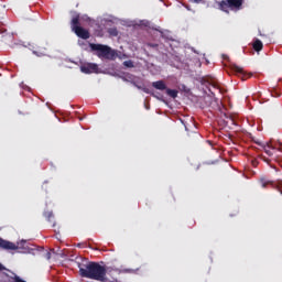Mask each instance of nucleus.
Segmentation results:
<instances>
[{"label":"nucleus","instance_id":"f8f14e48","mask_svg":"<svg viewBox=\"0 0 282 282\" xmlns=\"http://www.w3.org/2000/svg\"><path fill=\"white\" fill-rule=\"evenodd\" d=\"M166 94L170 96V98H176L177 97V94L178 91L175 90V89H171V88H166Z\"/></svg>","mask_w":282,"mask_h":282},{"label":"nucleus","instance_id":"6e6552de","mask_svg":"<svg viewBox=\"0 0 282 282\" xmlns=\"http://www.w3.org/2000/svg\"><path fill=\"white\" fill-rule=\"evenodd\" d=\"M231 69L241 80H246L249 76L246 74V70H243V67L238 66L237 64H231Z\"/></svg>","mask_w":282,"mask_h":282},{"label":"nucleus","instance_id":"2eb2a0df","mask_svg":"<svg viewBox=\"0 0 282 282\" xmlns=\"http://www.w3.org/2000/svg\"><path fill=\"white\" fill-rule=\"evenodd\" d=\"M110 34H111V36H118V30L111 29Z\"/></svg>","mask_w":282,"mask_h":282},{"label":"nucleus","instance_id":"4468645a","mask_svg":"<svg viewBox=\"0 0 282 282\" xmlns=\"http://www.w3.org/2000/svg\"><path fill=\"white\" fill-rule=\"evenodd\" d=\"M124 67H133V62L132 61H126L123 62Z\"/></svg>","mask_w":282,"mask_h":282},{"label":"nucleus","instance_id":"423d86ee","mask_svg":"<svg viewBox=\"0 0 282 282\" xmlns=\"http://www.w3.org/2000/svg\"><path fill=\"white\" fill-rule=\"evenodd\" d=\"M80 72L83 74H99L100 68L98 67V64L87 63L80 66Z\"/></svg>","mask_w":282,"mask_h":282},{"label":"nucleus","instance_id":"f257e3e1","mask_svg":"<svg viewBox=\"0 0 282 282\" xmlns=\"http://www.w3.org/2000/svg\"><path fill=\"white\" fill-rule=\"evenodd\" d=\"M79 275L83 279H93L94 281H107V268L98 262L90 261L87 264L80 265Z\"/></svg>","mask_w":282,"mask_h":282},{"label":"nucleus","instance_id":"6ab92c4d","mask_svg":"<svg viewBox=\"0 0 282 282\" xmlns=\"http://www.w3.org/2000/svg\"><path fill=\"white\" fill-rule=\"evenodd\" d=\"M148 45H149V47H159V45L154 44V43H149Z\"/></svg>","mask_w":282,"mask_h":282},{"label":"nucleus","instance_id":"aec40b11","mask_svg":"<svg viewBox=\"0 0 282 282\" xmlns=\"http://www.w3.org/2000/svg\"><path fill=\"white\" fill-rule=\"evenodd\" d=\"M3 270H6V267H3V264L0 263V272H3Z\"/></svg>","mask_w":282,"mask_h":282},{"label":"nucleus","instance_id":"412c9836","mask_svg":"<svg viewBox=\"0 0 282 282\" xmlns=\"http://www.w3.org/2000/svg\"><path fill=\"white\" fill-rule=\"evenodd\" d=\"M50 217H54V215L52 213L47 214V219H50Z\"/></svg>","mask_w":282,"mask_h":282},{"label":"nucleus","instance_id":"7ed1b4c3","mask_svg":"<svg viewBox=\"0 0 282 282\" xmlns=\"http://www.w3.org/2000/svg\"><path fill=\"white\" fill-rule=\"evenodd\" d=\"M89 47L91 52H96V56H98V58L111 59L113 56H116L113 51H111V47L107 45L90 43Z\"/></svg>","mask_w":282,"mask_h":282},{"label":"nucleus","instance_id":"20e7f679","mask_svg":"<svg viewBox=\"0 0 282 282\" xmlns=\"http://www.w3.org/2000/svg\"><path fill=\"white\" fill-rule=\"evenodd\" d=\"M262 150L269 156L267 158L265 155L260 154L259 159L262 160V162H265L267 164H271V162H276V160H279V154H278L279 150L272 147V143H267V145H262Z\"/></svg>","mask_w":282,"mask_h":282},{"label":"nucleus","instance_id":"f03ea898","mask_svg":"<svg viewBox=\"0 0 282 282\" xmlns=\"http://www.w3.org/2000/svg\"><path fill=\"white\" fill-rule=\"evenodd\" d=\"M70 28L73 32L78 36V39H83L87 41L91 36L87 29L80 26V14L76 13L70 20Z\"/></svg>","mask_w":282,"mask_h":282},{"label":"nucleus","instance_id":"39448f33","mask_svg":"<svg viewBox=\"0 0 282 282\" xmlns=\"http://www.w3.org/2000/svg\"><path fill=\"white\" fill-rule=\"evenodd\" d=\"M243 6V0H223L219 2V9L224 12H228V8L230 10H241Z\"/></svg>","mask_w":282,"mask_h":282},{"label":"nucleus","instance_id":"4be33fe9","mask_svg":"<svg viewBox=\"0 0 282 282\" xmlns=\"http://www.w3.org/2000/svg\"><path fill=\"white\" fill-rule=\"evenodd\" d=\"M156 32H160V34H164V32H162L160 29H155Z\"/></svg>","mask_w":282,"mask_h":282},{"label":"nucleus","instance_id":"9d476101","mask_svg":"<svg viewBox=\"0 0 282 282\" xmlns=\"http://www.w3.org/2000/svg\"><path fill=\"white\" fill-rule=\"evenodd\" d=\"M152 87H154V89H158L159 91H166L167 89L166 83H164V80L153 82Z\"/></svg>","mask_w":282,"mask_h":282},{"label":"nucleus","instance_id":"ddd939ff","mask_svg":"<svg viewBox=\"0 0 282 282\" xmlns=\"http://www.w3.org/2000/svg\"><path fill=\"white\" fill-rule=\"evenodd\" d=\"M212 87V88H210ZM213 89H219V85H217L216 83H210L209 84V91H210V94H215L214 91H213Z\"/></svg>","mask_w":282,"mask_h":282},{"label":"nucleus","instance_id":"a211bd4d","mask_svg":"<svg viewBox=\"0 0 282 282\" xmlns=\"http://www.w3.org/2000/svg\"><path fill=\"white\" fill-rule=\"evenodd\" d=\"M258 147H261V149H263V145H267V143L260 142V141H254Z\"/></svg>","mask_w":282,"mask_h":282},{"label":"nucleus","instance_id":"1a4fd4ad","mask_svg":"<svg viewBox=\"0 0 282 282\" xmlns=\"http://www.w3.org/2000/svg\"><path fill=\"white\" fill-rule=\"evenodd\" d=\"M0 248H2L3 250H19V247L17 245L4 240L3 238H0Z\"/></svg>","mask_w":282,"mask_h":282},{"label":"nucleus","instance_id":"5701e85b","mask_svg":"<svg viewBox=\"0 0 282 282\" xmlns=\"http://www.w3.org/2000/svg\"><path fill=\"white\" fill-rule=\"evenodd\" d=\"M77 247L80 248V243H78Z\"/></svg>","mask_w":282,"mask_h":282},{"label":"nucleus","instance_id":"f3484780","mask_svg":"<svg viewBox=\"0 0 282 282\" xmlns=\"http://www.w3.org/2000/svg\"><path fill=\"white\" fill-rule=\"evenodd\" d=\"M191 3H204V0H188Z\"/></svg>","mask_w":282,"mask_h":282},{"label":"nucleus","instance_id":"dca6fc26","mask_svg":"<svg viewBox=\"0 0 282 282\" xmlns=\"http://www.w3.org/2000/svg\"><path fill=\"white\" fill-rule=\"evenodd\" d=\"M44 257L50 261V259H52V253L50 251H46Z\"/></svg>","mask_w":282,"mask_h":282},{"label":"nucleus","instance_id":"9b49d317","mask_svg":"<svg viewBox=\"0 0 282 282\" xmlns=\"http://www.w3.org/2000/svg\"><path fill=\"white\" fill-rule=\"evenodd\" d=\"M252 48L254 50V52H261V50H263V42H261V40L259 39L253 40Z\"/></svg>","mask_w":282,"mask_h":282},{"label":"nucleus","instance_id":"0eeeda50","mask_svg":"<svg viewBox=\"0 0 282 282\" xmlns=\"http://www.w3.org/2000/svg\"><path fill=\"white\" fill-rule=\"evenodd\" d=\"M260 184L262 188H268V186H272L273 188H275V191H278L282 195V181H279L276 184H274L270 181H265L264 178H262L260 181Z\"/></svg>","mask_w":282,"mask_h":282}]
</instances>
